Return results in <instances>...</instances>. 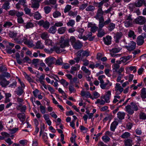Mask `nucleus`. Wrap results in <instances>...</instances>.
I'll list each match as a JSON object with an SVG mask.
<instances>
[{
	"label": "nucleus",
	"instance_id": "21",
	"mask_svg": "<svg viewBox=\"0 0 146 146\" xmlns=\"http://www.w3.org/2000/svg\"><path fill=\"white\" fill-rule=\"evenodd\" d=\"M118 124V122L116 121H113L111 124L110 126V129L111 131H114Z\"/></svg>",
	"mask_w": 146,
	"mask_h": 146
},
{
	"label": "nucleus",
	"instance_id": "41",
	"mask_svg": "<svg viewBox=\"0 0 146 146\" xmlns=\"http://www.w3.org/2000/svg\"><path fill=\"white\" fill-rule=\"evenodd\" d=\"M66 29L65 27H60L58 29V33L60 34H62L64 33Z\"/></svg>",
	"mask_w": 146,
	"mask_h": 146
},
{
	"label": "nucleus",
	"instance_id": "8",
	"mask_svg": "<svg viewBox=\"0 0 146 146\" xmlns=\"http://www.w3.org/2000/svg\"><path fill=\"white\" fill-rule=\"evenodd\" d=\"M125 47L129 51H132L135 48L136 43L133 41H131L128 46H126Z\"/></svg>",
	"mask_w": 146,
	"mask_h": 146
},
{
	"label": "nucleus",
	"instance_id": "28",
	"mask_svg": "<svg viewBox=\"0 0 146 146\" xmlns=\"http://www.w3.org/2000/svg\"><path fill=\"white\" fill-rule=\"evenodd\" d=\"M124 146H132V140L130 139H125L124 141Z\"/></svg>",
	"mask_w": 146,
	"mask_h": 146
},
{
	"label": "nucleus",
	"instance_id": "25",
	"mask_svg": "<svg viewBox=\"0 0 146 146\" xmlns=\"http://www.w3.org/2000/svg\"><path fill=\"white\" fill-rule=\"evenodd\" d=\"M80 66L79 65H77V66H72L71 67L70 72L72 74H74L75 73L74 71L78 70L79 69Z\"/></svg>",
	"mask_w": 146,
	"mask_h": 146
},
{
	"label": "nucleus",
	"instance_id": "15",
	"mask_svg": "<svg viewBox=\"0 0 146 146\" xmlns=\"http://www.w3.org/2000/svg\"><path fill=\"white\" fill-rule=\"evenodd\" d=\"M103 39L106 44L109 45L111 43V36H107L105 37H103Z\"/></svg>",
	"mask_w": 146,
	"mask_h": 146
},
{
	"label": "nucleus",
	"instance_id": "62",
	"mask_svg": "<svg viewBox=\"0 0 146 146\" xmlns=\"http://www.w3.org/2000/svg\"><path fill=\"white\" fill-rule=\"evenodd\" d=\"M25 77L27 79L29 82H34V80L27 74H26Z\"/></svg>",
	"mask_w": 146,
	"mask_h": 146
},
{
	"label": "nucleus",
	"instance_id": "42",
	"mask_svg": "<svg viewBox=\"0 0 146 146\" xmlns=\"http://www.w3.org/2000/svg\"><path fill=\"white\" fill-rule=\"evenodd\" d=\"M75 21L74 20H70L67 23V25L68 26L72 27L75 25Z\"/></svg>",
	"mask_w": 146,
	"mask_h": 146
},
{
	"label": "nucleus",
	"instance_id": "33",
	"mask_svg": "<svg viewBox=\"0 0 146 146\" xmlns=\"http://www.w3.org/2000/svg\"><path fill=\"white\" fill-rule=\"evenodd\" d=\"M41 38L44 40L47 39L49 37L48 33L46 32H44L42 33L40 35Z\"/></svg>",
	"mask_w": 146,
	"mask_h": 146
},
{
	"label": "nucleus",
	"instance_id": "2",
	"mask_svg": "<svg viewBox=\"0 0 146 146\" xmlns=\"http://www.w3.org/2000/svg\"><path fill=\"white\" fill-rule=\"evenodd\" d=\"M133 22L136 24L143 25L146 22V19L143 16H139Z\"/></svg>",
	"mask_w": 146,
	"mask_h": 146
},
{
	"label": "nucleus",
	"instance_id": "48",
	"mask_svg": "<svg viewBox=\"0 0 146 146\" xmlns=\"http://www.w3.org/2000/svg\"><path fill=\"white\" fill-rule=\"evenodd\" d=\"M130 136V134L128 132H125L121 136V137L123 139L127 138Z\"/></svg>",
	"mask_w": 146,
	"mask_h": 146
},
{
	"label": "nucleus",
	"instance_id": "37",
	"mask_svg": "<svg viewBox=\"0 0 146 146\" xmlns=\"http://www.w3.org/2000/svg\"><path fill=\"white\" fill-rule=\"evenodd\" d=\"M95 7L94 6L89 5L86 9V10L87 11H93L95 9Z\"/></svg>",
	"mask_w": 146,
	"mask_h": 146
},
{
	"label": "nucleus",
	"instance_id": "18",
	"mask_svg": "<svg viewBox=\"0 0 146 146\" xmlns=\"http://www.w3.org/2000/svg\"><path fill=\"white\" fill-rule=\"evenodd\" d=\"M53 50L54 51H55L58 54H59L62 52L65 51V50L64 49L61 48L57 46H56L54 47Z\"/></svg>",
	"mask_w": 146,
	"mask_h": 146
},
{
	"label": "nucleus",
	"instance_id": "43",
	"mask_svg": "<svg viewBox=\"0 0 146 146\" xmlns=\"http://www.w3.org/2000/svg\"><path fill=\"white\" fill-rule=\"evenodd\" d=\"M44 12L46 14L49 13L51 11V8L49 6H46L44 8Z\"/></svg>",
	"mask_w": 146,
	"mask_h": 146
},
{
	"label": "nucleus",
	"instance_id": "4",
	"mask_svg": "<svg viewBox=\"0 0 146 146\" xmlns=\"http://www.w3.org/2000/svg\"><path fill=\"white\" fill-rule=\"evenodd\" d=\"M38 24L40 26H42L46 29H48L50 26V23L47 21H44L43 20H41L38 23Z\"/></svg>",
	"mask_w": 146,
	"mask_h": 146
},
{
	"label": "nucleus",
	"instance_id": "6",
	"mask_svg": "<svg viewBox=\"0 0 146 146\" xmlns=\"http://www.w3.org/2000/svg\"><path fill=\"white\" fill-rule=\"evenodd\" d=\"M56 60L54 57H49L45 59V63L48 66L52 67V65L54 64Z\"/></svg>",
	"mask_w": 146,
	"mask_h": 146
},
{
	"label": "nucleus",
	"instance_id": "61",
	"mask_svg": "<svg viewBox=\"0 0 146 146\" xmlns=\"http://www.w3.org/2000/svg\"><path fill=\"white\" fill-rule=\"evenodd\" d=\"M40 111L41 113L44 114L46 113L45 108L44 106L41 105L40 107Z\"/></svg>",
	"mask_w": 146,
	"mask_h": 146
},
{
	"label": "nucleus",
	"instance_id": "22",
	"mask_svg": "<svg viewBox=\"0 0 146 146\" xmlns=\"http://www.w3.org/2000/svg\"><path fill=\"white\" fill-rule=\"evenodd\" d=\"M44 46L40 40L38 41L36 43V46L34 47L35 49H43Z\"/></svg>",
	"mask_w": 146,
	"mask_h": 146
},
{
	"label": "nucleus",
	"instance_id": "24",
	"mask_svg": "<svg viewBox=\"0 0 146 146\" xmlns=\"http://www.w3.org/2000/svg\"><path fill=\"white\" fill-rule=\"evenodd\" d=\"M17 117L22 122H23L25 118V115L24 113H20L17 114Z\"/></svg>",
	"mask_w": 146,
	"mask_h": 146
},
{
	"label": "nucleus",
	"instance_id": "44",
	"mask_svg": "<svg viewBox=\"0 0 146 146\" xmlns=\"http://www.w3.org/2000/svg\"><path fill=\"white\" fill-rule=\"evenodd\" d=\"M9 36L12 38H16L17 36V33L13 31H10L9 34Z\"/></svg>",
	"mask_w": 146,
	"mask_h": 146
},
{
	"label": "nucleus",
	"instance_id": "36",
	"mask_svg": "<svg viewBox=\"0 0 146 146\" xmlns=\"http://www.w3.org/2000/svg\"><path fill=\"white\" fill-rule=\"evenodd\" d=\"M34 17V18L36 20H39L42 18L41 14L38 11L36 12L35 13Z\"/></svg>",
	"mask_w": 146,
	"mask_h": 146
},
{
	"label": "nucleus",
	"instance_id": "7",
	"mask_svg": "<svg viewBox=\"0 0 146 146\" xmlns=\"http://www.w3.org/2000/svg\"><path fill=\"white\" fill-rule=\"evenodd\" d=\"M111 95V91L108 90L106 92L102 98L104 99L106 103H108L110 102V99Z\"/></svg>",
	"mask_w": 146,
	"mask_h": 146
},
{
	"label": "nucleus",
	"instance_id": "9",
	"mask_svg": "<svg viewBox=\"0 0 146 146\" xmlns=\"http://www.w3.org/2000/svg\"><path fill=\"white\" fill-rule=\"evenodd\" d=\"M111 85V83L109 81H108L106 83L100 84V87L102 89L108 90Z\"/></svg>",
	"mask_w": 146,
	"mask_h": 146
},
{
	"label": "nucleus",
	"instance_id": "54",
	"mask_svg": "<svg viewBox=\"0 0 146 146\" xmlns=\"http://www.w3.org/2000/svg\"><path fill=\"white\" fill-rule=\"evenodd\" d=\"M88 6V3L82 4L80 5L79 7V9L83 10L84 9Z\"/></svg>",
	"mask_w": 146,
	"mask_h": 146
},
{
	"label": "nucleus",
	"instance_id": "17",
	"mask_svg": "<svg viewBox=\"0 0 146 146\" xmlns=\"http://www.w3.org/2000/svg\"><path fill=\"white\" fill-rule=\"evenodd\" d=\"M136 42L137 45L139 46L142 45L144 42L143 36L142 35L139 36L137 38Z\"/></svg>",
	"mask_w": 146,
	"mask_h": 146
},
{
	"label": "nucleus",
	"instance_id": "14",
	"mask_svg": "<svg viewBox=\"0 0 146 146\" xmlns=\"http://www.w3.org/2000/svg\"><path fill=\"white\" fill-rule=\"evenodd\" d=\"M99 20V24L98 25L99 29L100 30H102V29L105 25L104 24V19L103 16H102L99 18L98 19Z\"/></svg>",
	"mask_w": 146,
	"mask_h": 146
},
{
	"label": "nucleus",
	"instance_id": "3",
	"mask_svg": "<svg viewBox=\"0 0 146 146\" xmlns=\"http://www.w3.org/2000/svg\"><path fill=\"white\" fill-rule=\"evenodd\" d=\"M59 45L60 47L62 48H63L66 46H68L69 45V40L68 39L64 40L61 38L59 41Z\"/></svg>",
	"mask_w": 146,
	"mask_h": 146
},
{
	"label": "nucleus",
	"instance_id": "56",
	"mask_svg": "<svg viewBox=\"0 0 146 146\" xmlns=\"http://www.w3.org/2000/svg\"><path fill=\"white\" fill-rule=\"evenodd\" d=\"M139 117L142 119H146V115L144 113L141 112L139 114Z\"/></svg>",
	"mask_w": 146,
	"mask_h": 146
},
{
	"label": "nucleus",
	"instance_id": "51",
	"mask_svg": "<svg viewBox=\"0 0 146 146\" xmlns=\"http://www.w3.org/2000/svg\"><path fill=\"white\" fill-rule=\"evenodd\" d=\"M17 11L15 10H11L9 11L8 14L11 16H14L16 14Z\"/></svg>",
	"mask_w": 146,
	"mask_h": 146
},
{
	"label": "nucleus",
	"instance_id": "60",
	"mask_svg": "<svg viewBox=\"0 0 146 146\" xmlns=\"http://www.w3.org/2000/svg\"><path fill=\"white\" fill-rule=\"evenodd\" d=\"M79 53H78L77 55V57H76L75 58H74V60H75V62H76L78 63L80 60V58H81V59H82V58L81 56H78Z\"/></svg>",
	"mask_w": 146,
	"mask_h": 146
},
{
	"label": "nucleus",
	"instance_id": "40",
	"mask_svg": "<svg viewBox=\"0 0 146 146\" xmlns=\"http://www.w3.org/2000/svg\"><path fill=\"white\" fill-rule=\"evenodd\" d=\"M25 44L27 45L29 47H32L34 46L33 42L29 40H28L27 42H25Z\"/></svg>",
	"mask_w": 146,
	"mask_h": 146
},
{
	"label": "nucleus",
	"instance_id": "52",
	"mask_svg": "<svg viewBox=\"0 0 146 146\" xmlns=\"http://www.w3.org/2000/svg\"><path fill=\"white\" fill-rule=\"evenodd\" d=\"M102 139L105 142L109 141L110 140V139L109 137L106 135L102 136Z\"/></svg>",
	"mask_w": 146,
	"mask_h": 146
},
{
	"label": "nucleus",
	"instance_id": "19",
	"mask_svg": "<svg viewBox=\"0 0 146 146\" xmlns=\"http://www.w3.org/2000/svg\"><path fill=\"white\" fill-rule=\"evenodd\" d=\"M76 31L79 33L78 36V38L80 39H82L83 37L82 34L84 31V29L82 28H78L76 29Z\"/></svg>",
	"mask_w": 146,
	"mask_h": 146
},
{
	"label": "nucleus",
	"instance_id": "16",
	"mask_svg": "<svg viewBox=\"0 0 146 146\" xmlns=\"http://www.w3.org/2000/svg\"><path fill=\"white\" fill-rule=\"evenodd\" d=\"M104 11H103L102 9V8H99L97 11L96 17V19H98L100 17L103 16L102 15L104 14Z\"/></svg>",
	"mask_w": 146,
	"mask_h": 146
},
{
	"label": "nucleus",
	"instance_id": "12",
	"mask_svg": "<svg viewBox=\"0 0 146 146\" xmlns=\"http://www.w3.org/2000/svg\"><path fill=\"white\" fill-rule=\"evenodd\" d=\"M92 33L90 32L86 36H83L82 39L84 40H86L88 39L90 41H92L94 38V36H92Z\"/></svg>",
	"mask_w": 146,
	"mask_h": 146
},
{
	"label": "nucleus",
	"instance_id": "45",
	"mask_svg": "<svg viewBox=\"0 0 146 146\" xmlns=\"http://www.w3.org/2000/svg\"><path fill=\"white\" fill-rule=\"evenodd\" d=\"M53 15L54 18H56L60 16L61 15V13L59 11H56L54 12Z\"/></svg>",
	"mask_w": 146,
	"mask_h": 146
},
{
	"label": "nucleus",
	"instance_id": "13",
	"mask_svg": "<svg viewBox=\"0 0 146 146\" xmlns=\"http://www.w3.org/2000/svg\"><path fill=\"white\" fill-rule=\"evenodd\" d=\"M89 53L90 52L88 50L79 51L78 52L79 53L78 56H80L82 58L84 56L88 57L89 55Z\"/></svg>",
	"mask_w": 146,
	"mask_h": 146
},
{
	"label": "nucleus",
	"instance_id": "55",
	"mask_svg": "<svg viewBox=\"0 0 146 146\" xmlns=\"http://www.w3.org/2000/svg\"><path fill=\"white\" fill-rule=\"evenodd\" d=\"M102 30H100L98 29V36L99 37H102L105 35V32L103 31H101Z\"/></svg>",
	"mask_w": 146,
	"mask_h": 146
},
{
	"label": "nucleus",
	"instance_id": "63",
	"mask_svg": "<svg viewBox=\"0 0 146 146\" xmlns=\"http://www.w3.org/2000/svg\"><path fill=\"white\" fill-rule=\"evenodd\" d=\"M69 90L71 93L72 92H76L75 89L71 86H69Z\"/></svg>",
	"mask_w": 146,
	"mask_h": 146
},
{
	"label": "nucleus",
	"instance_id": "46",
	"mask_svg": "<svg viewBox=\"0 0 146 146\" xmlns=\"http://www.w3.org/2000/svg\"><path fill=\"white\" fill-rule=\"evenodd\" d=\"M25 27L26 29H29L34 27V25L32 23L29 22L25 25Z\"/></svg>",
	"mask_w": 146,
	"mask_h": 146
},
{
	"label": "nucleus",
	"instance_id": "59",
	"mask_svg": "<svg viewBox=\"0 0 146 146\" xmlns=\"http://www.w3.org/2000/svg\"><path fill=\"white\" fill-rule=\"evenodd\" d=\"M120 51V50L117 48H114L110 50V52L116 53L119 52Z\"/></svg>",
	"mask_w": 146,
	"mask_h": 146
},
{
	"label": "nucleus",
	"instance_id": "50",
	"mask_svg": "<svg viewBox=\"0 0 146 146\" xmlns=\"http://www.w3.org/2000/svg\"><path fill=\"white\" fill-rule=\"evenodd\" d=\"M26 108V106L25 105H23L19 108H17V109L18 110H20L21 112L23 113L25 112Z\"/></svg>",
	"mask_w": 146,
	"mask_h": 146
},
{
	"label": "nucleus",
	"instance_id": "47",
	"mask_svg": "<svg viewBox=\"0 0 146 146\" xmlns=\"http://www.w3.org/2000/svg\"><path fill=\"white\" fill-rule=\"evenodd\" d=\"M60 83L63 85L65 87H66L68 84V83L64 79H62L61 80H59Z\"/></svg>",
	"mask_w": 146,
	"mask_h": 146
},
{
	"label": "nucleus",
	"instance_id": "53",
	"mask_svg": "<svg viewBox=\"0 0 146 146\" xmlns=\"http://www.w3.org/2000/svg\"><path fill=\"white\" fill-rule=\"evenodd\" d=\"M71 8V6L68 5H67L64 9V11L65 13L68 12Z\"/></svg>",
	"mask_w": 146,
	"mask_h": 146
},
{
	"label": "nucleus",
	"instance_id": "39",
	"mask_svg": "<svg viewBox=\"0 0 146 146\" xmlns=\"http://www.w3.org/2000/svg\"><path fill=\"white\" fill-rule=\"evenodd\" d=\"M115 24L113 23H110L108 26V29L111 31H113L115 27Z\"/></svg>",
	"mask_w": 146,
	"mask_h": 146
},
{
	"label": "nucleus",
	"instance_id": "5",
	"mask_svg": "<svg viewBox=\"0 0 146 146\" xmlns=\"http://www.w3.org/2000/svg\"><path fill=\"white\" fill-rule=\"evenodd\" d=\"M125 26L126 27L131 26L133 24V19L131 17V16L129 15L126 18L124 21Z\"/></svg>",
	"mask_w": 146,
	"mask_h": 146
},
{
	"label": "nucleus",
	"instance_id": "27",
	"mask_svg": "<svg viewBox=\"0 0 146 146\" xmlns=\"http://www.w3.org/2000/svg\"><path fill=\"white\" fill-rule=\"evenodd\" d=\"M117 117L120 120H122L124 118L125 113L123 112H119L117 114Z\"/></svg>",
	"mask_w": 146,
	"mask_h": 146
},
{
	"label": "nucleus",
	"instance_id": "58",
	"mask_svg": "<svg viewBox=\"0 0 146 146\" xmlns=\"http://www.w3.org/2000/svg\"><path fill=\"white\" fill-rule=\"evenodd\" d=\"M39 60L38 59H35L33 60L32 63L34 64L35 66L36 67L38 64Z\"/></svg>",
	"mask_w": 146,
	"mask_h": 146
},
{
	"label": "nucleus",
	"instance_id": "30",
	"mask_svg": "<svg viewBox=\"0 0 146 146\" xmlns=\"http://www.w3.org/2000/svg\"><path fill=\"white\" fill-rule=\"evenodd\" d=\"M20 35H18L16 38L14 39L15 42L18 44L21 43L22 37Z\"/></svg>",
	"mask_w": 146,
	"mask_h": 146
},
{
	"label": "nucleus",
	"instance_id": "38",
	"mask_svg": "<svg viewBox=\"0 0 146 146\" xmlns=\"http://www.w3.org/2000/svg\"><path fill=\"white\" fill-rule=\"evenodd\" d=\"M13 25L12 23L10 21H7L5 22L3 26L5 28H9Z\"/></svg>",
	"mask_w": 146,
	"mask_h": 146
},
{
	"label": "nucleus",
	"instance_id": "35",
	"mask_svg": "<svg viewBox=\"0 0 146 146\" xmlns=\"http://www.w3.org/2000/svg\"><path fill=\"white\" fill-rule=\"evenodd\" d=\"M128 36L130 38L132 37L133 39L135 38L136 37V35L135 34L134 32L130 30L128 32Z\"/></svg>",
	"mask_w": 146,
	"mask_h": 146
},
{
	"label": "nucleus",
	"instance_id": "23",
	"mask_svg": "<svg viewBox=\"0 0 146 146\" xmlns=\"http://www.w3.org/2000/svg\"><path fill=\"white\" fill-rule=\"evenodd\" d=\"M122 36V34L121 32L116 33V35L114 36V38L115 39V41L116 42H119V40L121 38Z\"/></svg>",
	"mask_w": 146,
	"mask_h": 146
},
{
	"label": "nucleus",
	"instance_id": "20",
	"mask_svg": "<svg viewBox=\"0 0 146 146\" xmlns=\"http://www.w3.org/2000/svg\"><path fill=\"white\" fill-rule=\"evenodd\" d=\"M32 3L31 7L34 9V10L37 9L39 7L40 5L39 3L34 1H31Z\"/></svg>",
	"mask_w": 146,
	"mask_h": 146
},
{
	"label": "nucleus",
	"instance_id": "64",
	"mask_svg": "<svg viewBox=\"0 0 146 146\" xmlns=\"http://www.w3.org/2000/svg\"><path fill=\"white\" fill-rule=\"evenodd\" d=\"M70 41L71 42V44L72 45L76 41V39L73 36H72L70 37Z\"/></svg>",
	"mask_w": 146,
	"mask_h": 146
},
{
	"label": "nucleus",
	"instance_id": "34",
	"mask_svg": "<svg viewBox=\"0 0 146 146\" xmlns=\"http://www.w3.org/2000/svg\"><path fill=\"white\" fill-rule=\"evenodd\" d=\"M82 70L86 74V75L89 76L91 74L90 71L86 68L84 66H82L81 68Z\"/></svg>",
	"mask_w": 146,
	"mask_h": 146
},
{
	"label": "nucleus",
	"instance_id": "1",
	"mask_svg": "<svg viewBox=\"0 0 146 146\" xmlns=\"http://www.w3.org/2000/svg\"><path fill=\"white\" fill-rule=\"evenodd\" d=\"M138 110V108L137 104L133 102L130 103V105H128L125 107V110L129 115H132L134 111H137Z\"/></svg>",
	"mask_w": 146,
	"mask_h": 146
},
{
	"label": "nucleus",
	"instance_id": "57",
	"mask_svg": "<svg viewBox=\"0 0 146 146\" xmlns=\"http://www.w3.org/2000/svg\"><path fill=\"white\" fill-rule=\"evenodd\" d=\"M128 6L129 9L131 11H133V9L136 7L135 3L129 4Z\"/></svg>",
	"mask_w": 146,
	"mask_h": 146
},
{
	"label": "nucleus",
	"instance_id": "26",
	"mask_svg": "<svg viewBox=\"0 0 146 146\" xmlns=\"http://www.w3.org/2000/svg\"><path fill=\"white\" fill-rule=\"evenodd\" d=\"M141 96L143 99H145L146 98V89L143 88L141 90Z\"/></svg>",
	"mask_w": 146,
	"mask_h": 146
},
{
	"label": "nucleus",
	"instance_id": "32",
	"mask_svg": "<svg viewBox=\"0 0 146 146\" xmlns=\"http://www.w3.org/2000/svg\"><path fill=\"white\" fill-rule=\"evenodd\" d=\"M56 31V28L54 25L48 29V31L49 33L54 34L55 33Z\"/></svg>",
	"mask_w": 146,
	"mask_h": 146
},
{
	"label": "nucleus",
	"instance_id": "11",
	"mask_svg": "<svg viewBox=\"0 0 146 146\" xmlns=\"http://www.w3.org/2000/svg\"><path fill=\"white\" fill-rule=\"evenodd\" d=\"M11 0H4L3 1H5V3L3 4L2 8L6 10H7L10 8V2Z\"/></svg>",
	"mask_w": 146,
	"mask_h": 146
},
{
	"label": "nucleus",
	"instance_id": "31",
	"mask_svg": "<svg viewBox=\"0 0 146 146\" xmlns=\"http://www.w3.org/2000/svg\"><path fill=\"white\" fill-rule=\"evenodd\" d=\"M9 83V82L4 79L0 82V84L3 87H5Z\"/></svg>",
	"mask_w": 146,
	"mask_h": 146
},
{
	"label": "nucleus",
	"instance_id": "29",
	"mask_svg": "<svg viewBox=\"0 0 146 146\" xmlns=\"http://www.w3.org/2000/svg\"><path fill=\"white\" fill-rule=\"evenodd\" d=\"M15 92L19 96L21 95L23 93L24 91L23 89L21 87L19 86L17 88Z\"/></svg>",
	"mask_w": 146,
	"mask_h": 146
},
{
	"label": "nucleus",
	"instance_id": "10",
	"mask_svg": "<svg viewBox=\"0 0 146 146\" xmlns=\"http://www.w3.org/2000/svg\"><path fill=\"white\" fill-rule=\"evenodd\" d=\"M72 46L75 49H79L82 47L83 44L79 40H78L76 41Z\"/></svg>",
	"mask_w": 146,
	"mask_h": 146
},
{
	"label": "nucleus",
	"instance_id": "49",
	"mask_svg": "<svg viewBox=\"0 0 146 146\" xmlns=\"http://www.w3.org/2000/svg\"><path fill=\"white\" fill-rule=\"evenodd\" d=\"M78 14V12L75 11L74 12L72 11H70L68 13V15L71 17H74L76 16Z\"/></svg>",
	"mask_w": 146,
	"mask_h": 146
}]
</instances>
